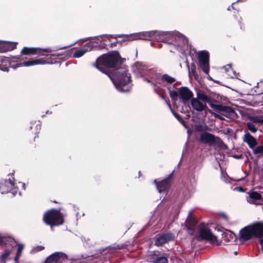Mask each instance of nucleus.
I'll return each instance as SVG.
<instances>
[{
    "instance_id": "obj_5",
    "label": "nucleus",
    "mask_w": 263,
    "mask_h": 263,
    "mask_svg": "<svg viewBox=\"0 0 263 263\" xmlns=\"http://www.w3.org/2000/svg\"><path fill=\"white\" fill-rule=\"evenodd\" d=\"M43 220L46 224L51 227L61 225L64 222L61 213L55 210H51L47 212L44 215Z\"/></svg>"
},
{
    "instance_id": "obj_22",
    "label": "nucleus",
    "mask_w": 263,
    "mask_h": 263,
    "mask_svg": "<svg viewBox=\"0 0 263 263\" xmlns=\"http://www.w3.org/2000/svg\"><path fill=\"white\" fill-rule=\"evenodd\" d=\"M133 71L135 72L139 73L141 76L147 75L149 72L147 67L140 63H136L133 67Z\"/></svg>"
},
{
    "instance_id": "obj_49",
    "label": "nucleus",
    "mask_w": 263,
    "mask_h": 263,
    "mask_svg": "<svg viewBox=\"0 0 263 263\" xmlns=\"http://www.w3.org/2000/svg\"><path fill=\"white\" fill-rule=\"evenodd\" d=\"M92 257H89L87 259V260H90V258H91Z\"/></svg>"
},
{
    "instance_id": "obj_31",
    "label": "nucleus",
    "mask_w": 263,
    "mask_h": 263,
    "mask_svg": "<svg viewBox=\"0 0 263 263\" xmlns=\"http://www.w3.org/2000/svg\"><path fill=\"white\" fill-rule=\"evenodd\" d=\"M247 126L248 128L250 131H251L252 133H255L257 131V128L256 126L254 125L253 123L248 122L247 123Z\"/></svg>"
},
{
    "instance_id": "obj_25",
    "label": "nucleus",
    "mask_w": 263,
    "mask_h": 263,
    "mask_svg": "<svg viewBox=\"0 0 263 263\" xmlns=\"http://www.w3.org/2000/svg\"><path fill=\"white\" fill-rule=\"evenodd\" d=\"M164 33H167L170 34L169 35H165V37H166L165 42H167L169 40H176L177 39L179 38H183V39H184V36L180 35L177 32H164Z\"/></svg>"
},
{
    "instance_id": "obj_15",
    "label": "nucleus",
    "mask_w": 263,
    "mask_h": 263,
    "mask_svg": "<svg viewBox=\"0 0 263 263\" xmlns=\"http://www.w3.org/2000/svg\"><path fill=\"white\" fill-rule=\"evenodd\" d=\"M67 259V255L62 252H55L49 256L46 259L47 263L51 262H62Z\"/></svg>"
},
{
    "instance_id": "obj_50",
    "label": "nucleus",
    "mask_w": 263,
    "mask_h": 263,
    "mask_svg": "<svg viewBox=\"0 0 263 263\" xmlns=\"http://www.w3.org/2000/svg\"><path fill=\"white\" fill-rule=\"evenodd\" d=\"M23 187H24V189H25V184L24 183H23V185H22Z\"/></svg>"
},
{
    "instance_id": "obj_19",
    "label": "nucleus",
    "mask_w": 263,
    "mask_h": 263,
    "mask_svg": "<svg viewBox=\"0 0 263 263\" xmlns=\"http://www.w3.org/2000/svg\"><path fill=\"white\" fill-rule=\"evenodd\" d=\"M93 45L91 43H87L83 46L81 48L76 50L73 54V57L75 58H79L87 52L91 51Z\"/></svg>"
},
{
    "instance_id": "obj_36",
    "label": "nucleus",
    "mask_w": 263,
    "mask_h": 263,
    "mask_svg": "<svg viewBox=\"0 0 263 263\" xmlns=\"http://www.w3.org/2000/svg\"><path fill=\"white\" fill-rule=\"evenodd\" d=\"M23 248L24 246L23 245H18L16 255L21 256Z\"/></svg>"
},
{
    "instance_id": "obj_21",
    "label": "nucleus",
    "mask_w": 263,
    "mask_h": 263,
    "mask_svg": "<svg viewBox=\"0 0 263 263\" xmlns=\"http://www.w3.org/2000/svg\"><path fill=\"white\" fill-rule=\"evenodd\" d=\"M192 108L198 111H202L205 109L206 105L200 102L197 98H193L191 101Z\"/></svg>"
},
{
    "instance_id": "obj_17",
    "label": "nucleus",
    "mask_w": 263,
    "mask_h": 263,
    "mask_svg": "<svg viewBox=\"0 0 263 263\" xmlns=\"http://www.w3.org/2000/svg\"><path fill=\"white\" fill-rule=\"evenodd\" d=\"M175 236L171 233H167L158 236L155 240V245L157 246H162L170 241L173 240Z\"/></svg>"
},
{
    "instance_id": "obj_42",
    "label": "nucleus",
    "mask_w": 263,
    "mask_h": 263,
    "mask_svg": "<svg viewBox=\"0 0 263 263\" xmlns=\"http://www.w3.org/2000/svg\"><path fill=\"white\" fill-rule=\"evenodd\" d=\"M221 215L222 216V217L225 219L226 220H228V216L224 213H222Z\"/></svg>"
},
{
    "instance_id": "obj_8",
    "label": "nucleus",
    "mask_w": 263,
    "mask_h": 263,
    "mask_svg": "<svg viewBox=\"0 0 263 263\" xmlns=\"http://www.w3.org/2000/svg\"><path fill=\"white\" fill-rule=\"evenodd\" d=\"M200 141L202 143L208 144L209 146L218 144L219 146L223 145L224 147H227V146L222 142L220 138L208 132H204L201 134Z\"/></svg>"
},
{
    "instance_id": "obj_51",
    "label": "nucleus",
    "mask_w": 263,
    "mask_h": 263,
    "mask_svg": "<svg viewBox=\"0 0 263 263\" xmlns=\"http://www.w3.org/2000/svg\"><path fill=\"white\" fill-rule=\"evenodd\" d=\"M237 253H237V251H235V252H234V254H235V255H237Z\"/></svg>"
},
{
    "instance_id": "obj_47",
    "label": "nucleus",
    "mask_w": 263,
    "mask_h": 263,
    "mask_svg": "<svg viewBox=\"0 0 263 263\" xmlns=\"http://www.w3.org/2000/svg\"><path fill=\"white\" fill-rule=\"evenodd\" d=\"M51 201L53 202H55V203H58V202L56 200H52Z\"/></svg>"
},
{
    "instance_id": "obj_18",
    "label": "nucleus",
    "mask_w": 263,
    "mask_h": 263,
    "mask_svg": "<svg viewBox=\"0 0 263 263\" xmlns=\"http://www.w3.org/2000/svg\"><path fill=\"white\" fill-rule=\"evenodd\" d=\"M179 97L184 103H186L193 97V93L186 87L178 89Z\"/></svg>"
},
{
    "instance_id": "obj_32",
    "label": "nucleus",
    "mask_w": 263,
    "mask_h": 263,
    "mask_svg": "<svg viewBox=\"0 0 263 263\" xmlns=\"http://www.w3.org/2000/svg\"><path fill=\"white\" fill-rule=\"evenodd\" d=\"M253 149L254 153L256 155L263 153V145L254 147Z\"/></svg>"
},
{
    "instance_id": "obj_7",
    "label": "nucleus",
    "mask_w": 263,
    "mask_h": 263,
    "mask_svg": "<svg viewBox=\"0 0 263 263\" xmlns=\"http://www.w3.org/2000/svg\"><path fill=\"white\" fill-rule=\"evenodd\" d=\"M145 80L148 82H152L153 85L157 86V84L161 83L164 85L165 84H171L176 81V79L167 74L161 75L160 73H156L151 78V80L147 79H146Z\"/></svg>"
},
{
    "instance_id": "obj_24",
    "label": "nucleus",
    "mask_w": 263,
    "mask_h": 263,
    "mask_svg": "<svg viewBox=\"0 0 263 263\" xmlns=\"http://www.w3.org/2000/svg\"><path fill=\"white\" fill-rule=\"evenodd\" d=\"M155 33L153 35V40H155L158 42H165L166 37L165 35H169V33H164V32L157 31L156 30H153Z\"/></svg>"
},
{
    "instance_id": "obj_1",
    "label": "nucleus",
    "mask_w": 263,
    "mask_h": 263,
    "mask_svg": "<svg viewBox=\"0 0 263 263\" xmlns=\"http://www.w3.org/2000/svg\"><path fill=\"white\" fill-rule=\"evenodd\" d=\"M115 86L121 92H127L130 89L128 84L130 82V76L126 68L121 67L116 70L113 77L108 74Z\"/></svg>"
},
{
    "instance_id": "obj_10",
    "label": "nucleus",
    "mask_w": 263,
    "mask_h": 263,
    "mask_svg": "<svg viewBox=\"0 0 263 263\" xmlns=\"http://www.w3.org/2000/svg\"><path fill=\"white\" fill-rule=\"evenodd\" d=\"M54 62L50 61L49 58H40L36 59H31L28 61L24 62L19 64H16L15 65L10 64L11 67L13 69H16L18 67L22 66H31L35 65H44L46 64H53Z\"/></svg>"
},
{
    "instance_id": "obj_41",
    "label": "nucleus",
    "mask_w": 263,
    "mask_h": 263,
    "mask_svg": "<svg viewBox=\"0 0 263 263\" xmlns=\"http://www.w3.org/2000/svg\"><path fill=\"white\" fill-rule=\"evenodd\" d=\"M20 257V256L15 255V257L14 258L15 263H18V259H19Z\"/></svg>"
},
{
    "instance_id": "obj_39",
    "label": "nucleus",
    "mask_w": 263,
    "mask_h": 263,
    "mask_svg": "<svg viewBox=\"0 0 263 263\" xmlns=\"http://www.w3.org/2000/svg\"><path fill=\"white\" fill-rule=\"evenodd\" d=\"M16 44H17L16 43H12L11 44V49H15L16 46Z\"/></svg>"
},
{
    "instance_id": "obj_16",
    "label": "nucleus",
    "mask_w": 263,
    "mask_h": 263,
    "mask_svg": "<svg viewBox=\"0 0 263 263\" xmlns=\"http://www.w3.org/2000/svg\"><path fill=\"white\" fill-rule=\"evenodd\" d=\"M192 213L190 212L185 221V227L187 230V233L190 235H193L195 232L197 224V220L191 216Z\"/></svg>"
},
{
    "instance_id": "obj_44",
    "label": "nucleus",
    "mask_w": 263,
    "mask_h": 263,
    "mask_svg": "<svg viewBox=\"0 0 263 263\" xmlns=\"http://www.w3.org/2000/svg\"><path fill=\"white\" fill-rule=\"evenodd\" d=\"M230 236L231 237H232V238H233V236L234 237V239H236V236L234 235V234L233 233H232L230 234Z\"/></svg>"
},
{
    "instance_id": "obj_38",
    "label": "nucleus",
    "mask_w": 263,
    "mask_h": 263,
    "mask_svg": "<svg viewBox=\"0 0 263 263\" xmlns=\"http://www.w3.org/2000/svg\"><path fill=\"white\" fill-rule=\"evenodd\" d=\"M44 249V247L39 246L34 248L33 250L35 252L40 251Z\"/></svg>"
},
{
    "instance_id": "obj_33",
    "label": "nucleus",
    "mask_w": 263,
    "mask_h": 263,
    "mask_svg": "<svg viewBox=\"0 0 263 263\" xmlns=\"http://www.w3.org/2000/svg\"><path fill=\"white\" fill-rule=\"evenodd\" d=\"M121 249V247H120L119 245H117L116 247H108L106 249L107 250V252H110V253H113L117 249Z\"/></svg>"
},
{
    "instance_id": "obj_29",
    "label": "nucleus",
    "mask_w": 263,
    "mask_h": 263,
    "mask_svg": "<svg viewBox=\"0 0 263 263\" xmlns=\"http://www.w3.org/2000/svg\"><path fill=\"white\" fill-rule=\"evenodd\" d=\"M197 99L199 101H202L203 102L202 103L206 105V103H208L211 98L204 93H198Z\"/></svg>"
},
{
    "instance_id": "obj_26",
    "label": "nucleus",
    "mask_w": 263,
    "mask_h": 263,
    "mask_svg": "<svg viewBox=\"0 0 263 263\" xmlns=\"http://www.w3.org/2000/svg\"><path fill=\"white\" fill-rule=\"evenodd\" d=\"M247 202L255 205H263V198H247Z\"/></svg>"
},
{
    "instance_id": "obj_11",
    "label": "nucleus",
    "mask_w": 263,
    "mask_h": 263,
    "mask_svg": "<svg viewBox=\"0 0 263 263\" xmlns=\"http://www.w3.org/2000/svg\"><path fill=\"white\" fill-rule=\"evenodd\" d=\"M172 174H171L169 176L162 180L161 182H157L156 180L154 181V183L156 184L157 189L160 193H163L165 194L168 191L171 186V180L172 179Z\"/></svg>"
},
{
    "instance_id": "obj_27",
    "label": "nucleus",
    "mask_w": 263,
    "mask_h": 263,
    "mask_svg": "<svg viewBox=\"0 0 263 263\" xmlns=\"http://www.w3.org/2000/svg\"><path fill=\"white\" fill-rule=\"evenodd\" d=\"M161 98L165 101V102H166V103L168 105L169 108L171 109L174 116L176 117V118L181 123H182V124H184V121L183 120H182V118H181V117L177 113H176L175 112H174L172 109V108H171V106L170 105V104L168 103L167 102V100H168V99L167 98H166L165 97H164L163 96H161Z\"/></svg>"
},
{
    "instance_id": "obj_20",
    "label": "nucleus",
    "mask_w": 263,
    "mask_h": 263,
    "mask_svg": "<svg viewBox=\"0 0 263 263\" xmlns=\"http://www.w3.org/2000/svg\"><path fill=\"white\" fill-rule=\"evenodd\" d=\"M159 251H155L149 255V261L153 263H167L166 257L159 256Z\"/></svg>"
},
{
    "instance_id": "obj_53",
    "label": "nucleus",
    "mask_w": 263,
    "mask_h": 263,
    "mask_svg": "<svg viewBox=\"0 0 263 263\" xmlns=\"http://www.w3.org/2000/svg\"><path fill=\"white\" fill-rule=\"evenodd\" d=\"M81 263H84L83 261L81 262Z\"/></svg>"
},
{
    "instance_id": "obj_45",
    "label": "nucleus",
    "mask_w": 263,
    "mask_h": 263,
    "mask_svg": "<svg viewBox=\"0 0 263 263\" xmlns=\"http://www.w3.org/2000/svg\"><path fill=\"white\" fill-rule=\"evenodd\" d=\"M224 69L226 70V71L227 72V71H228V68L226 67V66H225V67H224Z\"/></svg>"
},
{
    "instance_id": "obj_12",
    "label": "nucleus",
    "mask_w": 263,
    "mask_h": 263,
    "mask_svg": "<svg viewBox=\"0 0 263 263\" xmlns=\"http://www.w3.org/2000/svg\"><path fill=\"white\" fill-rule=\"evenodd\" d=\"M198 59L201 68L206 74L209 71V54L206 51H201L198 54Z\"/></svg>"
},
{
    "instance_id": "obj_34",
    "label": "nucleus",
    "mask_w": 263,
    "mask_h": 263,
    "mask_svg": "<svg viewBox=\"0 0 263 263\" xmlns=\"http://www.w3.org/2000/svg\"><path fill=\"white\" fill-rule=\"evenodd\" d=\"M170 95L172 99H176L179 96L178 90L170 91Z\"/></svg>"
},
{
    "instance_id": "obj_43",
    "label": "nucleus",
    "mask_w": 263,
    "mask_h": 263,
    "mask_svg": "<svg viewBox=\"0 0 263 263\" xmlns=\"http://www.w3.org/2000/svg\"><path fill=\"white\" fill-rule=\"evenodd\" d=\"M235 189L237 190L238 191H240V192H243V189L242 187H237Z\"/></svg>"
},
{
    "instance_id": "obj_6",
    "label": "nucleus",
    "mask_w": 263,
    "mask_h": 263,
    "mask_svg": "<svg viewBox=\"0 0 263 263\" xmlns=\"http://www.w3.org/2000/svg\"><path fill=\"white\" fill-rule=\"evenodd\" d=\"M0 192L2 194L9 193V196H21L18 188L14 186L13 181L11 179L8 180H2L0 182Z\"/></svg>"
},
{
    "instance_id": "obj_46",
    "label": "nucleus",
    "mask_w": 263,
    "mask_h": 263,
    "mask_svg": "<svg viewBox=\"0 0 263 263\" xmlns=\"http://www.w3.org/2000/svg\"><path fill=\"white\" fill-rule=\"evenodd\" d=\"M4 71H8V68H5V69H3Z\"/></svg>"
},
{
    "instance_id": "obj_48",
    "label": "nucleus",
    "mask_w": 263,
    "mask_h": 263,
    "mask_svg": "<svg viewBox=\"0 0 263 263\" xmlns=\"http://www.w3.org/2000/svg\"><path fill=\"white\" fill-rule=\"evenodd\" d=\"M227 67H228L229 68H231V65H227Z\"/></svg>"
},
{
    "instance_id": "obj_2",
    "label": "nucleus",
    "mask_w": 263,
    "mask_h": 263,
    "mask_svg": "<svg viewBox=\"0 0 263 263\" xmlns=\"http://www.w3.org/2000/svg\"><path fill=\"white\" fill-rule=\"evenodd\" d=\"M252 237H263V223H254L242 229L239 232V239L246 241Z\"/></svg>"
},
{
    "instance_id": "obj_14",
    "label": "nucleus",
    "mask_w": 263,
    "mask_h": 263,
    "mask_svg": "<svg viewBox=\"0 0 263 263\" xmlns=\"http://www.w3.org/2000/svg\"><path fill=\"white\" fill-rule=\"evenodd\" d=\"M154 33L155 32L152 31L136 33L131 34L129 40L131 41L136 40H152Z\"/></svg>"
},
{
    "instance_id": "obj_35",
    "label": "nucleus",
    "mask_w": 263,
    "mask_h": 263,
    "mask_svg": "<svg viewBox=\"0 0 263 263\" xmlns=\"http://www.w3.org/2000/svg\"><path fill=\"white\" fill-rule=\"evenodd\" d=\"M11 251L9 250H5L4 253L1 256V261H4L7 258L10 254Z\"/></svg>"
},
{
    "instance_id": "obj_37",
    "label": "nucleus",
    "mask_w": 263,
    "mask_h": 263,
    "mask_svg": "<svg viewBox=\"0 0 263 263\" xmlns=\"http://www.w3.org/2000/svg\"><path fill=\"white\" fill-rule=\"evenodd\" d=\"M209 112L211 113L212 115H213L215 118H218L221 120H224V118L220 115L218 114L217 113L214 112L211 110H209Z\"/></svg>"
},
{
    "instance_id": "obj_30",
    "label": "nucleus",
    "mask_w": 263,
    "mask_h": 263,
    "mask_svg": "<svg viewBox=\"0 0 263 263\" xmlns=\"http://www.w3.org/2000/svg\"><path fill=\"white\" fill-rule=\"evenodd\" d=\"M251 120L255 123H263V116H256L251 118Z\"/></svg>"
},
{
    "instance_id": "obj_52",
    "label": "nucleus",
    "mask_w": 263,
    "mask_h": 263,
    "mask_svg": "<svg viewBox=\"0 0 263 263\" xmlns=\"http://www.w3.org/2000/svg\"><path fill=\"white\" fill-rule=\"evenodd\" d=\"M117 36H119V37L121 36L120 35H117Z\"/></svg>"
},
{
    "instance_id": "obj_23",
    "label": "nucleus",
    "mask_w": 263,
    "mask_h": 263,
    "mask_svg": "<svg viewBox=\"0 0 263 263\" xmlns=\"http://www.w3.org/2000/svg\"><path fill=\"white\" fill-rule=\"evenodd\" d=\"M243 141L246 142L251 149H253L257 145V142L255 138L248 132L245 135Z\"/></svg>"
},
{
    "instance_id": "obj_4",
    "label": "nucleus",
    "mask_w": 263,
    "mask_h": 263,
    "mask_svg": "<svg viewBox=\"0 0 263 263\" xmlns=\"http://www.w3.org/2000/svg\"><path fill=\"white\" fill-rule=\"evenodd\" d=\"M197 229L198 231V235L197 236L198 240H205L216 246L220 245L221 241L217 239V237L213 234L210 229L204 223H200Z\"/></svg>"
},
{
    "instance_id": "obj_3",
    "label": "nucleus",
    "mask_w": 263,
    "mask_h": 263,
    "mask_svg": "<svg viewBox=\"0 0 263 263\" xmlns=\"http://www.w3.org/2000/svg\"><path fill=\"white\" fill-rule=\"evenodd\" d=\"M118 62L119 58L117 54L108 53L99 57L95 65L100 71L108 74L105 68L114 67L118 64Z\"/></svg>"
},
{
    "instance_id": "obj_13",
    "label": "nucleus",
    "mask_w": 263,
    "mask_h": 263,
    "mask_svg": "<svg viewBox=\"0 0 263 263\" xmlns=\"http://www.w3.org/2000/svg\"><path fill=\"white\" fill-rule=\"evenodd\" d=\"M51 50L48 48H38L24 47L21 51V54L24 55H44V52H51Z\"/></svg>"
},
{
    "instance_id": "obj_9",
    "label": "nucleus",
    "mask_w": 263,
    "mask_h": 263,
    "mask_svg": "<svg viewBox=\"0 0 263 263\" xmlns=\"http://www.w3.org/2000/svg\"><path fill=\"white\" fill-rule=\"evenodd\" d=\"M215 103L216 102L214 101L211 99H210L208 102L211 107L216 110L222 111L223 112V116L230 118H234L235 117L236 112L231 108L223 106L220 104H218Z\"/></svg>"
},
{
    "instance_id": "obj_40",
    "label": "nucleus",
    "mask_w": 263,
    "mask_h": 263,
    "mask_svg": "<svg viewBox=\"0 0 263 263\" xmlns=\"http://www.w3.org/2000/svg\"><path fill=\"white\" fill-rule=\"evenodd\" d=\"M259 242L261 245V249L263 251V239H262V238L259 239Z\"/></svg>"
},
{
    "instance_id": "obj_28",
    "label": "nucleus",
    "mask_w": 263,
    "mask_h": 263,
    "mask_svg": "<svg viewBox=\"0 0 263 263\" xmlns=\"http://www.w3.org/2000/svg\"><path fill=\"white\" fill-rule=\"evenodd\" d=\"M13 239L9 236H3L0 234V245H7L11 242Z\"/></svg>"
}]
</instances>
